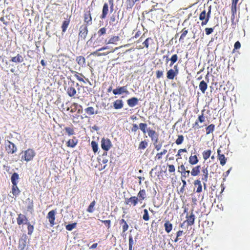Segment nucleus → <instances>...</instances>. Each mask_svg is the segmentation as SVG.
<instances>
[{
	"label": "nucleus",
	"instance_id": "6",
	"mask_svg": "<svg viewBox=\"0 0 250 250\" xmlns=\"http://www.w3.org/2000/svg\"><path fill=\"white\" fill-rule=\"evenodd\" d=\"M148 135L151 138V140L154 142V143H157L158 141V134L156 132L155 130L151 129L150 128H148L147 129Z\"/></svg>",
	"mask_w": 250,
	"mask_h": 250
},
{
	"label": "nucleus",
	"instance_id": "41",
	"mask_svg": "<svg viewBox=\"0 0 250 250\" xmlns=\"http://www.w3.org/2000/svg\"><path fill=\"white\" fill-rule=\"evenodd\" d=\"M99 51H98V50H97L96 51L92 52L91 53V55H93V56H105L109 53V52H104V53H98Z\"/></svg>",
	"mask_w": 250,
	"mask_h": 250
},
{
	"label": "nucleus",
	"instance_id": "18",
	"mask_svg": "<svg viewBox=\"0 0 250 250\" xmlns=\"http://www.w3.org/2000/svg\"><path fill=\"white\" fill-rule=\"evenodd\" d=\"M165 230L167 233H169L172 229V224L168 221H167L164 224Z\"/></svg>",
	"mask_w": 250,
	"mask_h": 250
},
{
	"label": "nucleus",
	"instance_id": "29",
	"mask_svg": "<svg viewBox=\"0 0 250 250\" xmlns=\"http://www.w3.org/2000/svg\"><path fill=\"white\" fill-rule=\"evenodd\" d=\"M96 202L95 201H93L89 205L87 209V211L89 213H92L94 211V206L95 205Z\"/></svg>",
	"mask_w": 250,
	"mask_h": 250
},
{
	"label": "nucleus",
	"instance_id": "23",
	"mask_svg": "<svg viewBox=\"0 0 250 250\" xmlns=\"http://www.w3.org/2000/svg\"><path fill=\"white\" fill-rule=\"evenodd\" d=\"M200 166H198L192 168V171H191V174L192 176H195L199 174L200 173Z\"/></svg>",
	"mask_w": 250,
	"mask_h": 250
},
{
	"label": "nucleus",
	"instance_id": "53",
	"mask_svg": "<svg viewBox=\"0 0 250 250\" xmlns=\"http://www.w3.org/2000/svg\"><path fill=\"white\" fill-rule=\"evenodd\" d=\"M168 171L169 172H174L175 171V167L173 165H168Z\"/></svg>",
	"mask_w": 250,
	"mask_h": 250
},
{
	"label": "nucleus",
	"instance_id": "13",
	"mask_svg": "<svg viewBox=\"0 0 250 250\" xmlns=\"http://www.w3.org/2000/svg\"><path fill=\"white\" fill-rule=\"evenodd\" d=\"M23 60L24 59L22 55L18 54L17 56L12 57L10 61L13 62L21 63L22 62Z\"/></svg>",
	"mask_w": 250,
	"mask_h": 250
},
{
	"label": "nucleus",
	"instance_id": "5",
	"mask_svg": "<svg viewBox=\"0 0 250 250\" xmlns=\"http://www.w3.org/2000/svg\"><path fill=\"white\" fill-rule=\"evenodd\" d=\"M6 150L8 153L13 154L17 150V148L13 143L8 141L6 144Z\"/></svg>",
	"mask_w": 250,
	"mask_h": 250
},
{
	"label": "nucleus",
	"instance_id": "30",
	"mask_svg": "<svg viewBox=\"0 0 250 250\" xmlns=\"http://www.w3.org/2000/svg\"><path fill=\"white\" fill-rule=\"evenodd\" d=\"M91 146L93 152L94 153L97 152L99 149L98 143L94 141H92L91 143Z\"/></svg>",
	"mask_w": 250,
	"mask_h": 250
},
{
	"label": "nucleus",
	"instance_id": "58",
	"mask_svg": "<svg viewBox=\"0 0 250 250\" xmlns=\"http://www.w3.org/2000/svg\"><path fill=\"white\" fill-rule=\"evenodd\" d=\"M241 47V43L239 41H237L234 43V47L235 49H239Z\"/></svg>",
	"mask_w": 250,
	"mask_h": 250
},
{
	"label": "nucleus",
	"instance_id": "47",
	"mask_svg": "<svg viewBox=\"0 0 250 250\" xmlns=\"http://www.w3.org/2000/svg\"><path fill=\"white\" fill-rule=\"evenodd\" d=\"M206 17V11L204 10L200 14L199 20L201 21L205 20Z\"/></svg>",
	"mask_w": 250,
	"mask_h": 250
},
{
	"label": "nucleus",
	"instance_id": "51",
	"mask_svg": "<svg viewBox=\"0 0 250 250\" xmlns=\"http://www.w3.org/2000/svg\"><path fill=\"white\" fill-rule=\"evenodd\" d=\"M152 39L151 38H147L143 43L144 46L148 48L149 46V41H152Z\"/></svg>",
	"mask_w": 250,
	"mask_h": 250
},
{
	"label": "nucleus",
	"instance_id": "22",
	"mask_svg": "<svg viewBox=\"0 0 250 250\" xmlns=\"http://www.w3.org/2000/svg\"><path fill=\"white\" fill-rule=\"evenodd\" d=\"M12 192L13 195L15 196H18L20 194V190L17 187V184H15V186L12 185Z\"/></svg>",
	"mask_w": 250,
	"mask_h": 250
},
{
	"label": "nucleus",
	"instance_id": "43",
	"mask_svg": "<svg viewBox=\"0 0 250 250\" xmlns=\"http://www.w3.org/2000/svg\"><path fill=\"white\" fill-rule=\"evenodd\" d=\"M184 141V137L182 135H178V138L176 139L175 143L177 145H179L182 144Z\"/></svg>",
	"mask_w": 250,
	"mask_h": 250
},
{
	"label": "nucleus",
	"instance_id": "45",
	"mask_svg": "<svg viewBox=\"0 0 250 250\" xmlns=\"http://www.w3.org/2000/svg\"><path fill=\"white\" fill-rule=\"evenodd\" d=\"M188 30L186 28H184L182 30V33L180 36L179 40L181 41L182 40H183L185 38V37H186V36L187 35V34H188Z\"/></svg>",
	"mask_w": 250,
	"mask_h": 250
},
{
	"label": "nucleus",
	"instance_id": "14",
	"mask_svg": "<svg viewBox=\"0 0 250 250\" xmlns=\"http://www.w3.org/2000/svg\"><path fill=\"white\" fill-rule=\"evenodd\" d=\"M108 12V5L107 3H105L104 4L102 10V14L101 16V18L102 19H104Z\"/></svg>",
	"mask_w": 250,
	"mask_h": 250
},
{
	"label": "nucleus",
	"instance_id": "24",
	"mask_svg": "<svg viewBox=\"0 0 250 250\" xmlns=\"http://www.w3.org/2000/svg\"><path fill=\"white\" fill-rule=\"evenodd\" d=\"M198 159L196 155L190 156L189 158V163L191 165H195L198 162Z\"/></svg>",
	"mask_w": 250,
	"mask_h": 250
},
{
	"label": "nucleus",
	"instance_id": "57",
	"mask_svg": "<svg viewBox=\"0 0 250 250\" xmlns=\"http://www.w3.org/2000/svg\"><path fill=\"white\" fill-rule=\"evenodd\" d=\"M102 222L104 223L108 227V228L110 227V220H102Z\"/></svg>",
	"mask_w": 250,
	"mask_h": 250
},
{
	"label": "nucleus",
	"instance_id": "25",
	"mask_svg": "<svg viewBox=\"0 0 250 250\" xmlns=\"http://www.w3.org/2000/svg\"><path fill=\"white\" fill-rule=\"evenodd\" d=\"M69 20H65L62 22V32L64 33L66 31V29L69 24Z\"/></svg>",
	"mask_w": 250,
	"mask_h": 250
},
{
	"label": "nucleus",
	"instance_id": "17",
	"mask_svg": "<svg viewBox=\"0 0 250 250\" xmlns=\"http://www.w3.org/2000/svg\"><path fill=\"white\" fill-rule=\"evenodd\" d=\"M177 74V72H175L174 70L170 69L167 72V77L169 80H173Z\"/></svg>",
	"mask_w": 250,
	"mask_h": 250
},
{
	"label": "nucleus",
	"instance_id": "4",
	"mask_svg": "<svg viewBox=\"0 0 250 250\" xmlns=\"http://www.w3.org/2000/svg\"><path fill=\"white\" fill-rule=\"evenodd\" d=\"M113 93L114 95H121L123 93L126 94H129V91L127 90V85L123 86H118L117 88L113 90Z\"/></svg>",
	"mask_w": 250,
	"mask_h": 250
},
{
	"label": "nucleus",
	"instance_id": "62",
	"mask_svg": "<svg viewBox=\"0 0 250 250\" xmlns=\"http://www.w3.org/2000/svg\"><path fill=\"white\" fill-rule=\"evenodd\" d=\"M198 121L201 123L204 122L205 118L203 116V114H202L198 117Z\"/></svg>",
	"mask_w": 250,
	"mask_h": 250
},
{
	"label": "nucleus",
	"instance_id": "50",
	"mask_svg": "<svg viewBox=\"0 0 250 250\" xmlns=\"http://www.w3.org/2000/svg\"><path fill=\"white\" fill-rule=\"evenodd\" d=\"M106 33V29L104 27L101 28L98 31V34L99 37L105 34Z\"/></svg>",
	"mask_w": 250,
	"mask_h": 250
},
{
	"label": "nucleus",
	"instance_id": "55",
	"mask_svg": "<svg viewBox=\"0 0 250 250\" xmlns=\"http://www.w3.org/2000/svg\"><path fill=\"white\" fill-rule=\"evenodd\" d=\"M182 173V177H184L185 178L186 177V176H188L189 175V173H190V171L189 170H185V171H182L181 172Z\"/></svg>",
	"mask_w": 250,
	"mask_h": 250
},
{
	"label": "nucleus",
	"instance_id": "27",
	"mask_svg": "<svg viewBox=\"0 0 250 250\" xmlns=\"http://www.w3.org/2000/svg\"><path fill=\"white\" fill-rule=\"evenodd\" d=\"M91 17L89 12L87 13H85L84 14V22H86L88 24H90L91 23Z\"/></svg>",
	"mask_w": 250,
	"mask_h": 250
},
{
	"label": "nucleus",
	"instance_id": "11",
	"mask_svg": "<svg viewBox=\"0 0 250 250\" xmlns=\"http://www.w3.org/2000/svg\"><path fill=\"white\" fill-rule=\"evenodd\" d=\"M186 218H187L186 221L188 226H191L194 224L195 220V215L192 211L191 214L188 216V213L187 214Z\"/></svg>",
	"mask_w": 250,
	"mask_h": 250
},
{
	"label": "nucleus",
	"instance_id": "39",
	"mask_svg": "<svg viewBox=\"0 0 250 250\" xmlns=\"http://www.w3.org/2000/svg\"><path fill=\"white\" fill-rule=\"evenodd\" d=\"M139 128L142 131L143 133L145 134L147 128V124L145 123H140L139 124Z\"/></svg>",
	"mask_w": 250,
	"mask_h": 250
},
{
	"label": "nucleus",
	"instance_id": "33",
	"mask_svg": "<svg viewBox=\"0 0 250 250\" xmlns=\"http://www.w3.org/2000/svg\"><path fill=\"white\" fill-rule=\"evenodd\" d=\"M218 159L222 166H224L226 164L227 159L224 154L219 156Z\"/></svg>",
	"mask_w": 250,
	"mask_h": 250
},
{
	"label": "nucleus",
	"instance_id": "52",
	"mask_svg": "<svg viewBox=\"0 0 250 250\" xmlns=\"http://www.w3.org/2000/svg\"><path fill=\"white\" fill-rule=\"evenodd\" d=\"M213 29L212 28H206L205 29L206 34L209 35L212 33Z\"/></svg>",
	"mask_w": 250,
	"mask_h": 250
},
{
	"label": "nucleus",
	"instance_id": "7",
	"mask_svg": "<svg viewBox=\"0 0 250 250\" xmlns=\"http://www.w3.org/2000/svg\"><path fill=\"white\" fill-rule=\"evenodd\" d=\"M17 224L19 225L21 224H26L28 222L27 218L23 214L21 213L19 214L18 218H17Z\"/></svg>",
	"mask_w": 250,
	"mask_h": 250
},
{
	"label": "nucleus",
	"instance_id": "49",
	"mask_svg": "<svg viewBox=\"0 0 250 250\" xmlns=\"http://www.w3.org/2000/svg\"><path fill=\"white\" fill-rule=\"evenodd\" d=\"M71 72L72 73H75V77L79 81H81V82H83V83H85V81H84V80L83 79V78H81V77H80L79 76V74L75 71H72Z\"/></svg>",
	"mask_w": 250,
	"mask_h": 250
},
{
	"label": "nucleus",
	"instance_id": "28",
	"mask_svg": "<svg viewBox=\"0 0 250 250\" xmlns=\"http://www.w3.org/2000/svg\"><path fill=\"white\" fill-rule=\"evenodd\" d=\"M67 93L70 97H73L76 94V90L74 87H70L67 89Z\"/></svg>",
	"mask_w": 250,
	"mask_h": 250
},
{
	"label": "nucleus",
	"instance_id": "3",
	"mask_svg": "<svg viewBox=\"0 0 250 250\" xmlns=\"http://www.w3.org/2000/svg\"><path fill=\"white\" fill-rule=\"evenodd\" d=\"M35 155V151L32 149H28L24 151V155L22 156V158L24 157V160L28 162L32 160Z\"/></svg>",
	"mask_w": 250,
	"mask_h": 250
},
{
	"label": "nucleus",
	"instance_id": "60",
	"mask_svg": "<svg viewBox=\"0 0 250 250\" xmlns=\"http://www.w3.org/2000/svg\"><path fill=\"white\" fill-rule=\"evenodd\" d=\"M128 229V224L126 223H125L124 224V225L123 226V232H125Z\"/></svg>",
	"mask_w": 250,
	"mask_h": 250
},
{
	"label": "nucleus",
	"instance_id": "37",
	"mask_svg": "<svg viewBox=\"0 0 250 250\" xmlns=\"http://www.w3.org/2000/svg\"><path fill=\"white\" fill-rule=\"evenodd\" d=\"M148 145L146 141H142L139 145V149H144Z\"/></svg>",
	"mask_w": 250,
	"mask_h": 250
},
{
	"label": "nucleus",
	"instance_id": "2",
	"mask_svg": "<svg viewBox=\"0 0 250 250\" xmlns=\"http://www.w3.org/2000/svg\"><path fill=\"white\" fill-rule=\"evenodd\" d=\"M112 145L110 140L108 138H102L101 140V147L104 151H108L112 147Z\"/></svg>",
	"mask_w": 250,
	"mask_h": 250
},
{
	"label": "nucleus",
	"instance_id": "12",
	"mask_svg": "<svg viewBox=\"0 0 250 250\" xmlns=\"http://www.w3.org/2000/svg\"><path fill=\"white\" fill-rule=\"evenodd\" d=\"M127 103L129 107H134L138 104V99L136 97H132L127 100Z\"/></svg>",
	"mask_w": 250,
	"mask_h": 250
},
{
	"label": "nucleus",
	"instance_id": "38",
	"mask_svg": "<svg viewBox=\"0 0 250 250\" xmlns=\"http://www.w3.org/2000/svg\"><path fill=\"white\" fill-rule=\"evenodd\" d=\"M26 225H28L27 229H28V234L31 235L34 230V226L31 225L28 222Z\"/></svg>",
	"mask_w": 250,
	"mask_h": 250
},
{
	"label": "nucleus",
	"instance_id": "42",
	"mask_svg": "<svg viewBox=\"0 0 250 250\" xmlns=\"http://www.w3.org/2000/svg\"><path fill=\"white\" fill-rule=\"evenodd\" d=\"M143 219L145 221H148L149 219L148 212L146 209H145L144 210V215L143 216Z\"/></svg>",
	"mask_w": 250,
	"mask_h": 250
},
{
	"label": "nucleus",
	"instance_id": "34",
	"mask_svg": "<svg viewBox=\"0 0 250 250\" xmlns=\"http://www.w3.org/2000/svg\"><path fill=\"white\" fill-rule=\"evenodd\" d=\"M215 125L213 124H211L206 127L207 134H209L212 133L214 130Z\"/></svg>",
	"mask_w": 250,
	"mask_h": 250
},
{
	"label": "nucleus",
	"instance_id": "59",
	"mask_svg": "<svg viewBox=\"0 0 250 250\" xmlns=\"http://www.w3.org/2000/svg\"><path fill=\"white\" fill-rule=\"evenodd\" d=\"M154 144V146H155V149H156L157 151H159V150L161 149V147H162V144H157V143H154V144Z\"/></svg>",
	"mask_w": 250,
	"mask_h": 250
},
{
	"label": "nucleus",
	"instance_id": "44",
	"mask_svg": "<svg viewBox=\"0 0 250 250\" xmlns=\"http://www.w3.org/2000/svg\"><path fill=\"white\" fill-rule=\"evenodd\" d=\"M167 152V150L164 149L163 151L158 153L156 154L155 158L158 160H160L162 158V156L165 155Z\"/></svg>",
	"mask_w": 250,
	"mask_h": 250
},
{
	"label": "nucleus",
	"instance_id": "9",
	"mask_svg": "<svg viewBox=\"0 0 250 250\" xmlns=\"http://www.w3.org/2000/svg\"><path fill=\"white\" fill-rule=\"evenodd\" d=\"M138 201L139 199L137 197L132 196L130 198H125V203L127 205L132 204L134 206H135L137 204Z\"/></svg>",
	"mask_w": 250,
	"mask_h": 250
},
{
	"label": "nucleus",
	"instance_id": "32",
	"mask_svg": "<svg viewBox=\"0 0 250 250\" xmlns=\"http://www.w3.org/2000/svg\"><path fill=\"white\" fill-rule=\"evenodd\" d=\"M177 60L178 56L176 54L173 55L170 59V63L169 66H172L177 61Z\"/></svg>",
	"mask_w": 250,
	"mask_h": 250
},
{
	"label": "nucleus",
	"instance_id": "64",
	"mask_svg": "<svg viewBox=\"0 0 250 250\" xmlns=\"http://www.w3.org/2000/svg\"><path fill=\"white\" fill-rule=\"evenodd\" d=\"M208 21H209V19H207V18L205 19V20L202 21V23H201V25L202 26H204V25L207 24V23H208Z\"/></svg>",
	"mask_w": 250,
	"mask_h": 250
},
{
	"label": "nucleus",
	"instance_id": "8",
	"mask_svg": "<svg viewBox=\"0 0 250 250\" xmlns=\"http://www.w3.org/2000/svg\"><path fill=\"white\" fill-rule=\"evenodd\" d=\"M55 210H52L48 213L47 216V218L48 219L49 222L51 227H52L54 225V221L55 219Z\"/></svg>",
	"mask_w": 250,
	"mask_h": 250
},
{
	"label": "nucleus",
	"instance_id": "16",
	"mask_svg": "<svg viewBox=\"0 0 250 250\" xmlns=\"http://www.w3.org/2000/svg\"><path fill=\"white\" fill-rule=\"evenodd\" d=\"M120 40V38L118 36H113L111 37L107 42L105 41L106 44H116V42Z\"/></svg>",
	"mask_w": 250,
	"mask_h": 250
},
{
	"label": "nucleus",
	"instance_id": "35",
	"mask_svg": "<svg viewBox=\"0 0 250 250\" xmlns=\"http://www.w3.org/2000/svg\"><path fill=\"white\" fill-rule=\"evenodd\" d=\"M211 150H208L207 151H204L203 153V158L206 160H207L210 156Z\"/></svg>",
	"mask_w": 250,
	"mask_h": 250
},
{
	"label": "nucleus",
	"instance_id": "61",
	"mask_svg": "<svg viewBox=\"0 0 250 250\" xmlns=\"http://www.w3.org/2000/svg\"><path fill=\"white\" fill-rule=\"evenodd\" d=\"M211 6H210L208 8V12L207 13H206V18L207 19H209L210 18V14H211Z\"/></svg>",
	"mask_w": 250,
	"mask_h": 250
},
{
	"label": "nucleus",
	"instance_id": "40",
	"mask_svg": "<svg viewBox=\"0 0 250 250\" xmlns=\"http://www.w3.org/2000/svg\"><path fill=\"white\" fill-rule=\"evenodd\" d=\"M64 129L69 136L75 134L74 130L72 128L66 127Z\"/></svg>",
	"mask_w": 250,
	"mask_h": 250
},
{
	"label": "nucleus",
	"instance_id": "46",
	"mask_svg": "<svg viewBox=\"0 0 250 250\" xmlns=\"http://www.w3.org/2000/svg\"><path fill=\"white\" fill-rule=\"evenodd\" d=\"M77 145V142H75L73 140H69L67 142V146L71 147H74Z\"/></svg>",
	"mask_w": 250,
	"mask_h": 250
},
{
	"label": "nucleus",
	"instance_id": "10",
	"mask_svg": "<svg viewBox=\"0 0 250 250\" xmlns=\"http://www.w3.org/2000/svg\"><path fill=\"white\" fill-rule=\"evenodd\" d=\"M27 236L26 235H23L22 238L19 241V248L21 250H23L26 245Z\"/></svg>",
	"mask_w": 250,
	"mask_h": 250
},
{
	"label": "nucleus",
	"instance_id": "15",
	"mask_svg": "<svg viewBox=\"0 0 250 250\" xmlns=\"http://www.w3.org/2000/svg\"><path fill=\"white\" fill-rule=\"evenodd\" d=\"M123 105V101L122 100H117L113 103V107L116 109L122 108Z\"/></svg>",
	"mask_w": 250,
	"mask_h": 250
},
{
	"label": "nucleus",
	"instance_id": "19",
	"mask_svg": "<svg viewBox=\"0 0 250 250\" xmlns=\"http://www.w3.org/2000/svg\"><path fill=\"white\" fill-rule=\"evenodd\" d=\"M19 179V174L16 173L14 172L11 176V180L12 185H14L15 186V184H17V180Z\"/></svg>",
	"mask_w": 250,
	"mask_h": 250
},
{
	"label": "nucleus",
	"instance_id": "63",
	"mask_svg": "<svg viewBox=\"0 0 250 250\" xmlns=\"http://www.w3.org/2000/svg\"><path fill=\"white\" fill-rule=\"evenodd\" d=\"M239 0H233L232 3V9H233V6L235 7V8H236V6L237 5V3H238V1Z\"/></svg>",
	"mask_w": 250,
	"mask_h": 250
},
{
	"label": "nucleus",
	"instance_id": "20",
	"mask_svg": "<svg viewBox=\"0 0 250 250\" xmlns=\"http://www.w3.org/2000/svg\"><path fill=\"white\" fill-rule=\"evenodd\" d=\"M207 83L204 81H202L199 84V88L203 93H204L207 88Z\"/></svg>",
	"mask_w": 250,
	"mask_h": 250
},
{
	"label": "nucleus",
	"instance_id": "54",
	"mask_svg": "<svg viewBox=\"0 0 250 250\" xmlns=\"http://www.w3.org/2000/svg\"><path fill=\"white\" fill-rule=\"evenodd\" d=\"M163 76V71L162 70H158L156 72V77L157 78L159 79Z\"/></svg>",
	"mask_w": 250,
	"mask_h": 250
},
{
	"label": "nucleus",
	"instance_id": "26",
	"mask_svg": "<svg viewBox=\"0 0 250 250\" xmlns=\"http://www.w3.org/2000/svg\"><path fill=\"white\" fill-rule=\"evenodd\" d=\"M85 111L89 115H92L95 113H98V112L97 111L95 112L94 108L91 106L88 107L85 109Z\"/></svg>",
	"mask_w": 250,
	"mask_h": 250
},
{
	"label": "nucleus",
	"instance_id": "21",
	"mask_svg": "<svg viewBox=\"0 0 250 250\" xmlns=\"http://www.w3.org/2000/svg\"><path fill=\"white\" fill-rule=\"evenodd\" d=\"M76 61L80 65L82 66L85 63V59L84 57L82 56L77 57Z\"/></svg>",
	"mask_w": 250,
	"mask_h": 250
},
{
	"label": "nucleus",
	"instance_id": "48",
	"mask_svg": "<svg viewBox=\"0 0 250 250\" xmlns=\"http://www.w3.org/2000/svg\"><path fill=\"white\" fill-rule=\"evenodd\" d=\"M133 240L131 235L129 236V250H132V247L133 245Z\"/></svg>",
	"mask_w": 250,
	"mask_h": 250
},
{
	"label": "nucleus",
	"instance_id": "31",
	"mask_svg": "<svg viewBox=\"0 0 250 250\" xmlns=\"http://www.w3.org/2000/svg\"><path fill=\"white\" fill-rule=\"evenodd\" d=\"M146 195V191L145 189L140 190L138 193L137 197L140 198V200H143L145 199Z\"/></svg>",
	"mask_w": 250,
	"mask_h": 250
},
{
	"label": "nucleus",
	"instance_id": "36",
	"mask_svg": "<svg viewBox=\"0 0 250 250\" xmlns=\"http://www.w3.org/2000/svg\"><path fill=\"white\" fill-rule=\"evenodd\" d=\"M77 223H73L72 224H69L66 226V229L67 230L71 231L76 227Z\"/></svg>",
	"mask_w": 250,
	"mask_h": 250
},
{
	"label": "nucleus",
	"instance_id": "56",
	"mask_svg": "<svg viewBox=\"0 0 250 250\" xmlns=\"http://www.w3.org/2000/svg\"><path fill=\"white\" fill-rule=\"evenodd\" d=\"M132 126H133L131 128V131L135 132L139 129V127H138V125L136 124H133L132 125Z\"/></svg>",
	"mask_w": 250,
	"mask_h": 250
},
{
	"label": "nucleus",
	"instance_id": "1",
	"mask_svg": "<svg viewBox=\"0 0 250 250\" xmlns=\"http://www.w3.org/2000/svg\"><path fill=\"white\" fill-rule=\"evenodd\" d=\"M88 34L87 26L86 24L82 25L79 28V39L84 40Z\"/></svg>",
	"mask_w": 250,
	"mask_h": 250
}]
</instances>
